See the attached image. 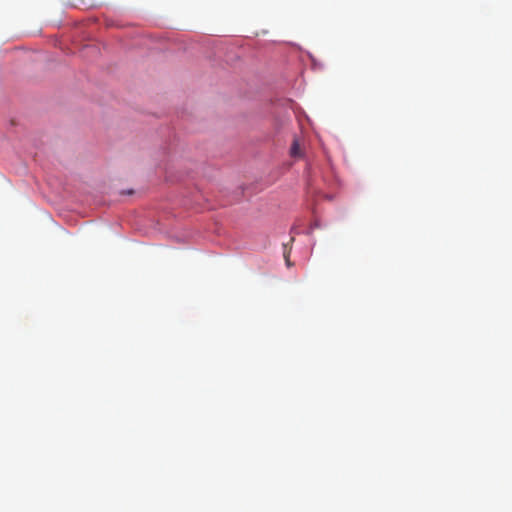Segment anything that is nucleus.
Returning <instances> with one entry per match:
<instances>
[{"mask_svg":"<svg viewBox=\"0 0 512 512\" xmlns=\"http://www.w3.org/2000/svg\"><path fill=\"white\" fill-rule=\"evenodd\" d=\"M303 152L300 147L299 141L297 138H294L292 145L290 147V156L296 159H300L303 157Z\"/></svg>","mask_w":512,"mask_h":512,"instance_id":"1","label":"nucleus"},{"mask_svg":"<svg viewBox=\"0 0 512 512\" xmlns=\"http://www.w3.org/2000/svg\"><path fill=\"white\" fill-rule=\"evenodd\" d=\"M285 257H286V263H287V265H290V262H289L288 257H287L286 255H285Z\"/></svg>","mask_w":512,"mask_h":512,"instance_id":"2","label":"nucleus"}]
</instances>
